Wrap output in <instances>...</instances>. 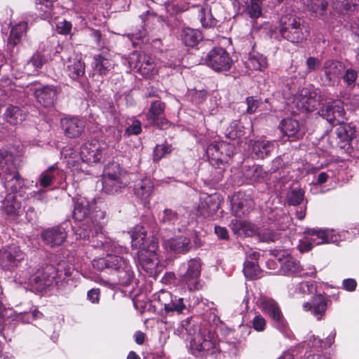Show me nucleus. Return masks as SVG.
Here are the masks:
<instances>
[{
    "label": "nucleus",
    "instance_id": "nucleus-3",
    "mask_svg": "<svg viewBox=\"0 0 359 359\" xmlns=\"http://www.w3.org/2000/svg\"><path fill=\"white\" fill-rule=\"evenodd\" d=\"M279 32L284 39L292 43L302 42L309 34V30L304 21L294 15L281 17Z\"/></svg>",
    "mask_w": 359,
    "mask_h": 359
},
{
    "label": "nucleus",
    "instance_id": "nucleus-47",
    "mask_svg": "<svg viewBox=\"0 0 359 359\" xmlns=\"http://www.w3.org/2000/svg\"><path fill=\"white\" fill-rule=\"evenodd\" d=\"M53 2L54 0H36V4L41 6L38 9L42 12L39 13L41 18L49 19L51 17Z\"/></svg>",
    "mask_w": 359,
    "mask_h": 359
},
{
    "label": "nucleus",
    "instance_id": "nucleus-23",
    "mask_svg": "<svg viewBox=\"0 0 359 359\" xmlns=\"http://www.w3.org/2000/svg\"><path fill=\"white\" fill-rule=\"evenodd\" d=\"M344 65L336 60H327L325 62L323 72L325 81L327 85H333L344 71Z\"/></svg>",
    "mask_w": 359,
    "mask_h": 359
},
{
    "label": "nucleus",
    "instance_id": "nucleus-37",
    "mask_svg": "<svg viewBox=\"0 0 359 359\" xmlns=\"http://www.w3.org/2000/svg\"><path fill=\"white\" fill-rule=\"evenodd\" d=\"M45 62L46 60L41 54L39 53L34 54L25 65V72L27 75H36Z\"/></svg>",
    "mask_w": 359,
    "mask_h": 359
},
{
    "label": "nucleus",
    "instance_id": "nucleus-29",
    "mask_svg": "<svg viewBox=\"0 0 359 359\" xmlns=\"http://www.w3.org/2000/svg\"><path fill=\"white\" fill-rule=\"evenodd\" d=\"M154 189V184L149 178L145 177L136 180L134 194L142 200H148Z\"/></svg>",
    "mask_w": 359,
    "mask_h": 359
},
{
    "label": "nucleus",
    "instance_id": "nucleus-20",
    "mask_svg": "<svg viewBox=\"0 0 359 359\" xmlns=\"http://www.w3.org/2000/svg\"><path fill=\"white\" fill-rule=\"evenodd\" d=\"M67 236V232L61 226H55L43 231L41 238L46 245L55 247L62 245Z\"/></svg>",
    "mask_w": 359,
    "mask_h": 359
},
{
    "label": "nucleus",
    "instance_id": "nucleus-31",
    "mask_svg": "<svg viewBox=\"0 0 359 359\" xmlns=\"http://www.w3.org/2000/svg\"><path fill=\"white\" fill-rule=\"evenodd\" d=\"M63 172L56 166L52 165L44 170L39 177L38 182L46 188L50 187L58 177L62 178Z\"/></svg>",
    "mask_w": 359,
    "mask_h": 359
},
{
    "label": "nucleus",
    "instance_id": "nucleus-14",
    "mask_svg": "<svg viewBox=\"0 0 359 359\" xmlns=\"http://www.w3.org/2000/svg\"><path fill=\"white\" fill-rule=\"evenodd\" d=\"M105 147L104 143L97 140H91L81 147L80 160L87 163L100 162L104 155Z\"/></svg>",
    "mask_w": 359,
    "mask_h": 359
},
{
    "label": "nucleus",
    "instance_id": "nucleus-12",
    "mask_svg": "<svg viewBox=\"0 0 359 359\" xmlns=\"http://www.w3.org/2000/svg\"><path fill=\"white\" fill-rule=\"evenodd\" d=\"M25 253L18 245L6 246L0 250V267L4 270H13L24 260Z\"/></svg>",
    "mask_w": 359,
    "mask_h": 359
},
{
    "label": "nucleus",
    "instance_id": "nucleus-55",
    "mask_svg": "<svg viewBox=\"0 0 359 359\" xmlns=\"http://www.w3.org/2000/svg\"><path fill=\"white\" fill-rule=\"evenodd\" d=\"M252 327L257 332H262L266 327V320L260 314H256L252 320Z\"/></svg>",
    "mask_w": 359,
    "mask_h": 359
},
{
    "label": "nucleus",
    "instance_id": "nucleus-27",
    "mask_svg": "<svg viewBox=\"0 0 359 359\" xmlns=\"http://www.w3.org/2000/svg\"><path fill=\"white\" fill-rule=\"evenodd\" d=\"M164 246L177 253H185L191 248L189 238L184 236L165 241Z\"/></svg>",
    "mask_w": 359,
    "mask_h": 359
},
{
    "label": "nucleus",
    "instance_id": "nucleus-51",
    "mask_svg": "<svg viewBox=\"0 0 359 359\" xmlns=\"http://www.w3.org/2000/svg\"><path fill=\"white\" fill-rule=\"evenodd\" d=\"M262 5L256 2H250L245 8V13L252 19H257L262 15Z\"/></svg>",
    "mask_w": 359,
    "mask_h": 359
},
{
    "label": "nucleus",
    "instance_id": "nucleus-49",
    "mask_svg": "<svg viewBox=\"0 0 359 359\" xmlns=\"http://www.w3.org/2000/svg\"><path fill=\"white\" fill-rule=\"evenodd\" d=\"M304 193L301 189H293L287 194V201L290 205H298L304 199Z\"/></svg>",
    "mask_w": 359,
    "mask_h": 359
},
{
    "label": "nucleus",
    "instance_id": "nucleus-35",
    "mask_svg": "<svg viewBox=\"0 0 359 359\" xmlns=\"http://www.w3.org/2000/svg\"><path fill=\"white\" fill-rule=\"evenodd\" d=\"M27 30V23L21 22L11 28L8 36V44L13 47L18 45Z\"/></svg>",
    "mask_w": 359,
    "mask_h": 359
},
{
    "label": "nucleus",
    "instance_id": "nucleus-40",
    "mask_svg": "<svg viewBox=\"0 0 359 359\" xmlns=\"http://www.w3.org/2000/svg\"><path fill=\"white\" fill-rule=\"evenodd\" d=\"M336 125H339L336 129L337 135L342 142L351 141L355 137V128L350 124L344 123V121Z\"/></svg>",
    "mask_w": 359,
    "mask_h": 359
},
{
    "label": "nucleus",
    "instance_id": "nucleus-10",
    "mask_svg": "<svg viewBox=\"0 0 359 359\" xmlns=\"http://www.w3.org/2000/svg\"><path fill=\"white\" fill-rule=\"evenodd\" d=\"M109 255V269L117 273L119 283L122 285H128L133 278V271L127 257L117 255Z\"/></svg>",
    "mask_w": 359,
    "mask_h": 359
},
{
    "label": "nucleus",
    "instance_id": "nucleus-21",
    "mask_svg": "<svg viewBox=\"0 0 359 359\" xmlns=\"http://www.w3.org/2000/svg\"><path fill=\"white\" fill-rule=\"evenodd\" d=\"M35 97L44 107H53L57 97V88L53 86H46L39 88L34 91Z\"/></svg>",
    "mask_w": 359,
    "mask_h": 359
},
{
    "label": "nucleus",
    "instance_id": "nucleus-54",
    "mask_svg": "<svg viewBox=\"0 0 359 359\" xmlns=\"http://www.w3.org/2000/svg\"><path fill=\"white\" fill-rule=\"evenodd\" d=\"M67 151H63V154L65 155V158L67 159V163L69 168L72 170H81L83 171V167L79 160H75L74 157L72 156L71 154L66 153Z\"/></svg>",
    "mask_w": 359,
    "mask_h": 359
},
{
    "label": "nucleus",
    "instance_id": "nucleus-43",
    "mask_svg": "<svg viewBox=\"0 0 359 359\" xmlns=\"http://www.w3.org/2000/svg\"><path fill=\"white\" fill-rule=\"evenodd\" d=\"M206 154L210 159L217 162L222 163L225 161L220 153V142L215 141L210 143L207 147Z\"/></svg>",
    "mask_w": 359,
    "mask_h": 359
},
{
    "label": "nucleus",
    "instance_id": "nucleus-38",
    "mask_svg": "<svg viewBox=\"0 0 359 359\" xmlns=\"http://www.w3.org/2000/svg\"><path fill=\"white\" fill-rule=\"evenodd\" d=\"M165 108V104L161 101L156 100L153 102L146 114L147 119L151 124H158V117L163 114Z\"/></svg>",
    "mask_w": 359,
    "mask_h": 359
},
{
    "label": "nucleus",
    "instance_id": "nucleus-53",
    "mask_svg": "<svg viewBox=\"0 0 359 359\" xmlns=\"http://www.w3.org/2000/svg\"><path fill=\"white\" fill-rule=\"evenodd\" d=\"M92 265L94 269L102 271L105 269H109V255H107L104 257L95 258L92 261Z\"/></svg>",
    "mask_w": 359,
    "mask_h": 359
},
{
    "label": "nucleus",
    "instance_id": "nucleus-39",
    "mask_svg": "<svg viewBox=\"0 0 359 359\" xmlns=\"http://www.w3.org/2000/svg\"><path fill=\"white\" fill-rule=\"evenodd\" d=\"M273 143L265 140H258L252 145V151L257 158H264L273 151Z\"/></svg>",
    "mask_w": 359,
    "mask_h": 359
},
{
    "label": "nucleus",
    "instance_id": "nucleus-62",
    "mask_svg": "<svg viewBox=\"0 0 359 359\" xmlns=\"http://www.w3.org/2000/svg\"><path fill=\"white\" fill-rule=\"evenodd\" d=\"M181 332H183L184 330L189 335H192L195 333L194 325L191 324V320L187 318L181 323Z\"/></svg>",
    "mask_w": 359,
    "mask_h": 359
},
{
    "label": "nucleus",
    "instance_id": "nucleus-56",
    "mask_svg": "<svg viewBox=\"0 0 359 359\" xmlns=\"http://www.w3.org/2000/svg\"><path fill=\"white\" fill-rule=\"evenodd\" d=\"M142 132V124L141 122L138 120H133L131 125H130L126 129V134L127 135H137L141 133Z\"/></svg>",
    "mask_w": 359,
    "mask_h": 359
},
{
    "label": "nucleus",
    "instance_id": "nucleus-41",
    "mask_svg": "<svg viewBox=\"0 0 359 359\" xmlns=\"http://www.w3.org/2000/svg\"><path fill=\"white\" fill-rule=\"evenodd\" d=\"M6 121L13 125H17L25 119V115L21 110L15 106H10L4 114Z\"/></svg>",
    "mask_w": 359,
    "mask_h": 359
},
{
    "label": "nucleus",
    "instance_id": "nucleus-59",
    "mask_svg": "<svg viewBox=\"0 0 359 359\" xmlns=\"http://www.w3.org/2000/svg\"><path fill=\"white\" fill-rule=\"evenodd\" d=\"M245 221L238 219H232L230 223V228L236 234H242L243 227L246 226Z\"/></svg>",
    "mask_w": 359,
    "mask_h": 359
},
{
    "label": "nucleus",
    "instance_id": "nucleus-42",
    "mask_svg": "<svg viewBox=\"0 0 359 359\" xmlns=\"http://www.w3.org/2000/svg\"><path fill=\"white\" fill-rule=\"evenodd\" d=\"M199 18L203 27H211L217 25V20L213 18L208 6H204L200 9Z\"/></svg>",
    "mask_w": 359,
    "mask_h": 359
},
{
    "label": "nucleus",
    "instance_id": "nucleus-18",
    "mask_svg": "<svg viewBox=\"0 0 359 359\" xmlns=\"http://www.w3.org/2000/svg\"><path fill=\"white\" fill-rule=\"evenodd\" d=\"M128 63L131 68L144 76H149L154 69L152 58L144 53L134 52L130 54Z\"/></svg>",
    "mask_w": 359,
    "mask_h": 359
},
{
    "label": "nucleus",
    "instance_id": "nucleus-30",
    "mask_svg": "<svg viewBox=\"0 0 359 359\" xmlns=\"http://www.w3.org/2000/svg\"><path fill=\"white\" fill-rule=\"evenodd\" d=\"M334 342V337L329 336L325 341L320 339L315 335H310L307 339L302 342L303 347H306L309 351L313 352H320L323 348L330 347Z\"/></svg>",
    "mask_w": 359,
    "mask_h": 359
},
{
    "label": "nucleus",
    "instance_id": "nucleus-11",
    "mask_svg": "<svg viewBox=\"0 0 359 359\" xmlns=\"http://www.w3.org/2000/svg\"><path fill=\"white\" fill-rule=\"evenodd\" d=\"M55 270L51 266L37 271L32 276L20 280V284H28L37 290H43L52 285L55 280Z\"/></svg>",
    "mask_w": 359,
    "mask_h": 359
},
{
    "label": "nucleus",
    "instance_id": "nucleus-48",
    "mask_svg": "<svg viewBox=\"0 0 359 359\" xmlns=\"http://www.w3.org/2000/svg\"><path fill=\"white\" fill-rule=\"evenodd\" d=\"M184 309L185 306L183 304L182 298L175 299L169 303L164 304V310L167 313L175 311L177 313H181Z\"/></svg>",
    "mask_w": 359,
    "mask_h": 359
},
{
    "label": "nucleus",
    "instance_id": "nucleus-2",
    "mask_svg": "<svg viewBox=\"0 0 359 359\" xmlns=\"http://www.w3.org/2000/svg\"><path fill=\"white\" fill-rule=\"evenodd\" d=\"M130 237L132 245L138 249V259L142 269L150 274L156 272L158 264L156 238H147L146 232L141 226H136L133 229Z\"/></svg>",
    "mask_w": 359,
    "mask_h": 359
},
{
    "label": "nucleus",
    "instance_id": "nucleus-60",
    "mask_svg": "<svg viewBox=\"0 0 359 359\" xmlns=\"http://www.w3.org/2000/svg\"><path fill=\"white\" fill-rule=\"evenodd\" d=\"M56 29L58 33L61 34H67L72 29V24L70 22L63 20L62 21H59L56 24Z\"/></svg>",
    "mask_w": 359,
    "mask_h": 359
},
{
    "label": "nucleus",
    "instance_id": "nucleus-32",
    "mask_svg": "<svg viewBox=\"0 0 359 359\" xmlns=\"http://www.w3.org/2000/svg\"><path fill=\"white\" fill-rule=\"evenodd\" d=\"M245 66L250 70L264 71L267 67V60L262 54L252 50L249 53Z\"/></svg>",
    "mask_w": 359,
    "mask_h": 359
},
{
    "label": "nucleus",
    "instance_id": "nucleus-25",
    "mask_svg": "<svg viewBox=\"0 0 359 359\" xmlns=\"http://www.w3.org/2000/svg\"><path fill=\"white\" fill-rule=\"evenodd\" d=\"M303 308L306 311H311L318 320H320L327 309V301L323 295L317 294L311 302L304 303Z\"/></svg>",
    "mask_w": 359,
    "mask_h": 359
},
{
    "label": "nucleus",
    "instance_id": "nucleus-17",
    "mask_svg": "<svg viewBox=\"0 0 359 359\" xmlns=\"http://www.w3.org/2000/svg\"><path fill=\"white\" fill-rule=\"evenodd\" d=\"M321 115L331 124L343 123L345 119V111L341 100L327 102L321 109Z\"/></svg>",
    "mask_w": 359,
    "mask_h": 359
},
{
    "label": "nucleus",
    "instance_id": "nucleus-46",
    "mask_svg": "<svg viewBox=\"0 0 359 359\" xmlns=\"http://www.w3.org/2000/svg\"><path fill=\"white\" fill-rule=\"evenodd\" d=\"M243 174L245 178L250 182L258 181L259 178L263 177L262 168L256 165L246 168Z\"/></svg>",
    "mask_w": 359,
    "mask_h": 359
},
{
    "label": "nucleus",
    "instance_id": "nucleus-16",
    "mask_svg": "<svg viewBox=\"0 0 359 359\" xmlns=\"http://www.w3.org/2000/svg\"><path fill=\"white\" fill-rule=\"evenodd\" d=\"M61 58L64 62L65 71L70 78L76 80L84 75L85 64L79 55L75 53L68 55L63 53Z\"/></svg>",
    "mask_w": 359,
    "mask_h": 359
},
{
    "label": "nucleus",
    "instance_id": "nucleus-7",
    "mask_svg": "<svg viewBox=\"0 0 359 359\" xmlns=\"http://www.w3.org/2000/svg\"><path fill=\"white\" fill-rule=\"evenodd\" d=\"M201 269V263L197 259H191L187 262L182 264L179 267L180 280L182 284L187 285L189 290L198 288Z\"/></svg>",
    "mask_w": 359,
    "mask_h": 359
},
{
    "label": "nucleus",
    "instance_id": "nucleus-13",
    "mask_svg": "<svg viewBox=\"0 0 359 359\" xmlns=\"http://www.w3.org/2000/svg\"><path fill=\"white\" fill-rule=\"evenodd\" d=\"M0 175H3L4 185L7 191L16 193L23 185L18 172L14 166L7 165L2 155H0Z\"/></svg>",
    "mask_w": 359,
    "mask_h": 359
},
{
    "label": "nucleus",
    "instance_id": "nucleus-44",
    "mask_svg": "<svg viewBox=\"0 0 359 359\" xmlns=\"http://www.w3.org/2000/svg\"><path fill=\"white\" fill-rule=\"evenodd\" d=\"M178 219V214L171 209L166 208L159 215V222L161 224L173 225Z\"/></svg>",
    "mask_w": 359,
    "mask_h": 359
},
{
    "label": "nucleus",
    "instance_id": "nucleus-33",
    "mask_svg": "<svg viewBox=\"0 0 359 359\" xmlns=\"http://www.w3.org/2000/svg\"><path fill=\"white\" fill-rule=\"evenodd\" d=\"M250 200L244 196L235 195L231 199V209L236 217H241L249 211Z\"/></svg>",
    "mask_w": 359,
    "mask_h": 359
},
{
    "label": "nucleus",
    "instance_id": "nucleus-9",
    "mask_svg": "<svg viewBox=\"0 0 359 359\" xmlns=\"http://www.w3.org/2000/svg\"><path fill=\"white\" fill-rule=\"evenodd\" d=\"M205 64L217 72L230 70L233 60L226 50L222 48H214L208 53Z\"/></svg>",
    "mask_w": 359,
    "mask_h": 359
},
{
    "label": "nucleus",
    "instance_id": "nucleus-52",
    "mask_svg": "<svg viewBox=\"0 0 359 359\" xmlns=\"http://www.w3.org/2000/svg\"><path fill=\"white\" fill-rule=\"evenodd\" d=\"M171 151V147L168 144H158L154 151V160L159 161L164 157L167 154Z\"/></svg>",
    "mask_w": 359,
    "mask_h": 359
},
{
    "label": "nucleus",
    "instance_id": "nucleus-15",
    "mask_svg": "<svg viewBox=\"0 0 359 359\" xmlns=\"http://www.w3.org/2000/svg\"><path fill=\"white\" fill-rule=\"evenodd\" d=\"M294 103L299 110L313 111L319 104L316 94L308 88H302L294 95Z\"/></svg>",
    "mask_w": 359,
    "mask_h": 359
},
{
    "label": "nucleus",
    "instance_id": "nucleus-6",
    "mask_svg": "<svg viewBox=\"0 0 359 359\" xmlns=\"http://www.w3.org/2000/svg\"><path fill=\"white\" fill-rule=\"evenodd\" d=\"M307 235L306 241H301L298 248L301 252L311 250L313 245H320L325 243H338L341 236L333 229L317 230L308 229L305 231Z\"/></svg>",
    "mask_w": 359,
    "mask_h": 359
},
{
    "label": "nucleus",
    "instance_id": "nucleus-64",
    "mask_svg": "<svg viewBox=\"0 0 359 359\" xmlns=\"http://www.w3.org/2000/svg\"><path fill=\"white\" fill-rule=\"evenodd\" d=\"M246 103H247V105H248V107H247V112L248 114H253L257 107H258V102L257 100H255L253 97H247L246 99Z\"/></svg>",
    "mask_w": 359,
    "mask_h": 359
},
{
    "label": "nucleus",
    "instance_id": "nucleus-45",
    "mask_svg": "<svg viewBox=\"0 0 359 359\" xmlns=\"http://www.w3.org/2000/svg\"><path fill=\"white\" fill-rule=\"evenodd\" d=\"M282 271L287 275L297 273L302 271L299 262L293 259L288 258L285 261L281 266Z\"/></svg>",
    "mask_w": 359,
    "mask_h": 359
},
{
    "label": "nucleus",
    "instance_id": "nucleus-63",
    "mask_svg": "<svg viewBox=\"0 0 359 359\" xmlns=\"http://www.w3.org/2000/svg\"><path fill=\"white\" fill-rule=\"evenodd\" d=\"M314 290L313 284L309 282L301 283L298 287L299 292L303 294H311Z\"/></svg>",
    "mask_w": 359,
    "mask_h": 359
},
{
    "label": "nucleus",
    "instance_id": "nucleus-26",
    "mask_svg": "<svg viewBox=\"0 0 359 359\" xmlns=\"http://www.w3.org/2000/svg\"><path fill=\"white\" fill-rule=\"evenodd\" d=\"M259 256V252H253L247 257L243 266V273L248 279L257 278L261 276V270L257 262Z\"/></svg>",
    "mask_w": 359,
    "mask_h": 359
},
{
    "label": "nucleus",
    "instance_id": "nucleus-28",
    "mask_svg": "<svg viewBox=\"0 0 359 359\" xmlns=\"http://www.w3.org/2000/svg\"><path fill=\"white\" fill-rule=\"evenodd\" d=\"M21 210V204L15 194H8L3 201L2 212L6 217L15 218Z\"/></svg>",
    "mask_w": 359,
    "mask_h": 359
},
{
    "label": "nucleus",
    "instance_id": "nucleus-57",
    "mask_svg": "<svg viewBox=\"0 0 359 359\" xmlns=\"http://www.w3.org/2000/svg\"><path fill=\"white\" fill-rule=\"evenodd\" d=\"M233 146L229 143L224 142H220V153L222 158H224L225 161H227L228 157H231L233 154Z\"/></svg>",
    "mask_w": 359,
    "mask_h": 359
},
{
    "label": "nucleus",
    "instance_id": "nucleus-1",
    "mask_svg": "<svg viewBox=\"0 0 359 359\" xmlns=\"http://www.w3.org/2000/svg\"><path fill=\"white\" fill-rule=\"evenodd\" d=\"M93 205L84 197L79 196L74 199L73 218L75 220H84L88 216L90 208H95L93 217L83 224L76 232V238L88 240L93 247L103 248L107 252H121L125 250L122 248L118 250L111 241L105 236L103 229L106 224V212L100 209L97 210L98 207L93 208Z\"/></svg>",
    "mask_w": 359,
    "mask_h": 359
},
{
    "label": "nucleus",
    "instance_id": "nucleus-5",
    "mask_svg": "<svg viewBox=\"0 0 359 359\" xmlns=\"http://www.w3.org/2000/svg\"><path fill=\"white\" fill-rule=\"evenodd\" d=\"M190 348L192 354L200 358L219 351L217 339L215 334L205 329L200 330L191 340Z\"/></svg>",
    "mask_w": 359,
    "mask_h": 359
},
{
    "label": "nucleus",
    "instance_id": "nucleus-58",
    "mask_svg": "<svg viewBox=\"0 0 359 359\" xmlns=\"http://www.w3.org/2000/svg\"><path fill=\"white\" fill-rule=\"evenodd\" d=\"M357 77L358 74L355 70L348 69L343 76V79L348 86H353L355 84Z\"/></svg>",
    "mask_w": 359,
    "mask_h": 359
},
{
    "label": "nucleus",
    "instance_id": "nucleus-50",
    "mask_svg": "<svg viewBox=\"0 0 359 359\" xmlns=\"http://www.w3.org/2000/svg\"><path fill=\"white\" fill-rule=\"evenodd\" d=\"M359 0H345L342 1L341 0H337L336 3H334V8L339 11L341 13H347L348 11H352V8L357 6Z\"/></svg>",
    "mask_w": 359,
    "mask_h": 359
},
{
    "label": "nucleus",
    "instance_id": "nucleus-19",
    "mask_svg": "<svg viewBox=\"0 0 359 359\" xmlns=\"http://www.w3.org/2000/svg\"><path fill=\"white\" fill-rule=\"evenodd\" d=\"M219 208V199L217 194H203L200 198L198 207L199 214L203 217H209L214 215Z\"/></svg>",
    "mask_w": 359,
    "mask_h": 359
},
{
    "label": "nucleus",
    "instance_id": "nucleus-34",
    "mask_svg": "<svg viewBox=\"0 0 359 359\" xmlns=\"http://www.w3.org/2000/svg\"><path fill=\"white\" fill-rule=\"evenodd\" d=\"M281 130L289 138L299 139L303 135L299 122L292 118H286L281 122Z\"/></svg>",
    "mask_w": 359,
    "mask_h": 359
},
{
    "label": "nucleus",
    "instance_id": "nucleus-22",
    "mask_svg": "<svg viewBox=\"0 0 359 359\" xmlns=\"http://www.w3.org/2000/svg\"><path fill=\"white\" fill-rule=\"evenodd\" d=\"M61 124L65 134L70 138L79 137L85 129L84 121L76 117H65Z\"/></svg>",
    "mask_w": 359,
    "mask_h": 359
},
{
    "label": "nucleus",
    "instance_id": "nucleus-8",
    "mask_svg": "<svg viewBox=\"0 0 359 359\" xmlns=\"http://www.w3.org/2000/svg\"><path fill=\"white\" fill-rule=\"evenodd\" d=\"M260 308L272 318L275 327L285 337H289L290 330L278 303L271 298L263 297L260 299Z\"/></svg>",
    "mask_w": 359,
    "mask_h": 359
},
{
    "label": "nucleus",
    "instance_id": "nucleus-36",
    "mask_svg": "<svg viewBox=\"0 0 359 359\" xmlns=\"http://www.w3.org/2000/svg\"><path fill=\"white\" fill-rule=\"evenodd\" d=\"M182 41L185 46L194 47L203 39L201 32L198 29L184 28L182 32Z\"/></svg>",
    "mask_w": 359,
    "mask_h": 359
},
{
    "label": "nucleus",
    "instance_id": "nucleus-24",
    "mask_svg": "<svg viewBox=\"0 0 359 359\" xmlns=\"http://www.w3.org/2000/svg\"><path fill=\"white\" fill-rule=\"evenodd\" d=\"M114 66L115 62L109 54H97L93 57V67L101 76L107 74Z\"/></svg>",
    "mask_w": 359,
    "mask_h": 359
},
{
    "label": "nucleus",
    "instance_id": "nucleus-61",
    "mask_svg": "<svg viewBox=\"0 0 359 359\" xmlns=\"http://www.w3.org/2000/svg\"><path fill=\"white\" fill-rule=\"evenodd\" d=\"M42 316V313H40L38 310L34 309L30 312H25L22 315V320L25 323H31L32 320H36L37 318H40Z\"/></svg>",
    "mask_w": 359,
    "mask_h": 359
},
{
    "label": "nucleus",
    "instance_id": "nucleus-4",
    "mask_svg": "<svg viewBox=\"0 0 359 359\" xmlns=\"http://www.w3.org/2000/svg\"><path fill=\"white\" fill-rule=\"evenodd\" d=\"M128 175L117 163L108 165L102 175L103 191L109 194H114L127 186Z\"/></svg>",
    "mask_w": 359,
    "mask_h": 359
}]
</instances>
